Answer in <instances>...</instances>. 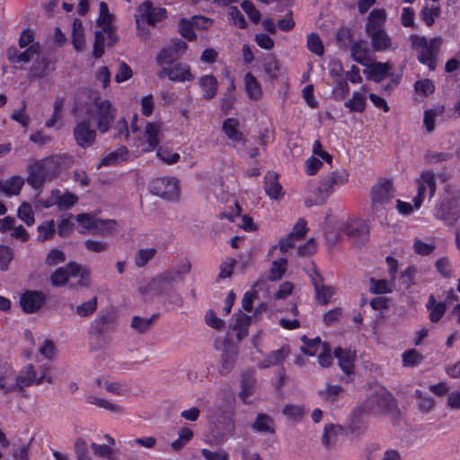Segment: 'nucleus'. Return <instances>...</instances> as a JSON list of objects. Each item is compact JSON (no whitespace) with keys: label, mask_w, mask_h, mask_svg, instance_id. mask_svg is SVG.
Returning <instances> with one entry per match:
<instances>
[{"label":"nucleus","mask_w":460,"mask_h":460,"mask_svg":"<svg viewBox=\"0 0 460 460\" xmlns=\"http://www.w3.org/2000/svg\"><path fill=\"white\" fill-rule=\"evenodd\" d=\"M190 264L188 261L183 262L153 279L143 281L139 286V291L146 297L163 296L169 298L173 293L172 285L180 281L182 276L190 271Z\"/></svg>","instance_id":"obj_1"},{"label":"nucleus","mask_w":460,"mask_h":460,"mask_svg":"<svg viewBox=\"0 0 460 460\" xmlns=\"http://www.w3.org/2000/svg\"><path fill=\"white\" fill-rule=\"evenodd\" d=\"M96 22L98 30L95 32L93 55L94 58H101L105 47L112 46L118 40L114 29V16L104 2L99 4V16Z\"/></svg>","instance_id":"obj_2"},{"label":"nucleus","mask_w":460,"mask_h":460,"mask_svg":"<svg viewBox=\"0 0 460 460\" xmlns=\"http://www.w3.org/2000/svg\"><path fill=\"white\" fill-rule=\"evenodd\" d=\"M116 108L106 98L96 97L88 106V128H96L101 133H106L116 117Z\"/></svg>","instance_id":"obj_3"},{"label":"nucleus","mask_w":460,"mask_h":460,"mask_svg":"<svg viewBox=\"0 0 460 460\" xmlns=\"http://www.w3.org/2000/svg\"><path fill=\"white\" fill-rule=\"evenodd\" d=\"M413 49L416 52L418 60L426 65L430 70H434L437 64V57L439 52L442 39L435 37L428 39L417 35L411 36Z\"/></svg>","instance_id":"obj_4"},{"label":"nucleus","mask_w":460,"mask_h":460,"mask_svg":"<svg viewBox=\"0 0 460 460\" xmlns=\"http://www.w3.org/2000/svg\"><path fill=\"white\" fill-rule=\"evenodd\" d=\"M349 178V172L345 169H338L330 172L320 181L317 197L314 199H306V205L313 206L324 202L338 189L347 184Z\"/></svg>","instance_id":"obj_5"},{"label":"nucleus","mask_w":460,"mask_h":460,"mask_svg":"<svg viewBox=\"0 0 460 460\" xmlns=\"http://www.w3.org/2000/svg\"><path fill=\"white\" fill-rule=\"evenodd\" d=\"M148 190L169 202H178L181 196V181L172 176L153 179L148 184Z\"/></svg>","instance_id":"obj_6"},{"label":"nucleus","mask_w":460,"mask_h":460,"mask_svg":"<svg viewBox=\"0 0 460 460\" xmlns=\"http://www.w3.org/2000/svg\"><path fill=\"white\" fill-rule=\"evenodd\" d=\"M166 17V10L161 7L153 6L146 1L142 3L137 8L135 21L137 32L140 36L146 37L148 30L146 25L154 26L155 23L163 21Z\"/></svg>","instance_id":"obj_7"},{"label":"nucleus","mask_w":460,"mask_h":460,"mask_svg":"<svg viewBox=\"0 0 460 460\" xmlns=\"http://www.w3.org/2000/svg\"><path fill=\"white\" fill-rule=\"evenodd\" d=\"M43 382L53 383V376L49 374L48 368L41 367L40 375L38 376L35 367L32 364H29L18 373L14 387L17 390H22L31 385H40Z\"/></svg>","instance_id":"obj_8"},{"label":"nucleus","mask_w":460,"mask_h":460,"mask_svg":"<svg viewBox=\"0 0 460 460\" xmlns=\"http://www.w3.org/2000/svg\"><path fill=\"white\" fill-rule=\"evenodd\" d=\"M55 170L56 164L53 158L49 157L37 161L29 166L27 182L34 188H39L53 175Z\"/></svg>","instance_id":"obj_9"},{"label":"nucleus","mask_w":460,"mask_h":460,"mask_svg":"<svg viewBox=\"0 0 460 460\" xmlns=\"http://www.w3.org/2000/svg\"><path fill=\"white\" fill-rule=\"evenodd\" d=\"M164 125L160 121L147 122L145 126L143 139H138L134 146L140 147L142 152H150L156 148L164 137Z\"/></svg>","instance_id":"obj_10"},{"label":"nucleus","mask_w":460,"mask_h":460,"mask_svg":"<svg viewBox=\"0 0 460 460\" xmlns=\"http://www.w3.org/2000/svg\"><path fill=\"white\" fill-rule=\"evenodd\" d=\"M307 232L306 222L300 218L295 224L291 233L285 238L279 241L278 244L272 245L269 249V256L274 257V255L280 252L286 253L291 247L294 246L295 241L301 239Z\"/></svg>","instance_id":"obj_11"},{"label":"nucleus","mask_w":460,"mask_h":460,"mask_svg":"<svg viewBox=\"0 0 460 460\" xmlns=\"http://www.w3.org/2000/svg\"><path fill=\"white\" fill-rule=\"evenodd\" d=\"M370 410L378 413H388L394 406V401L392 394L384 387L377 386L375 394L368 399Z\"/></svg>","instance_id":"obj_12"},{"label":"nucleus","mask_w":460,"mask_h":460,"mask_svg":"<svg viewBox=\"0 0 460 460\" xmlns=\"http://www.w3.org/2000/svg\"><path fill=\"white\" fill-rule=\"evenodd\" d=\"M216 349L221 350L218 371L221 375H226L230 373L235 366L238 354L237 348L230 343H226L223 348H220L219 345L217 344Z\"/></svg>","instance_id":"obj_13"},{"label":"nucleus","mask_w":460,"mask_h":460,"mask_svg":"<svg viewBox=\"0 0 460 460\" xmlns=\"http://www.w3.org/2000/svg\"><path fill=\"white\" fill-rule=\"evenodd\" d=\"M418 192L416 195V207L420 208L427 194L432 197L436 190L434 174L430 172H422L417 180Z\"/></svg>","instance_id":"obj_14"},{"label":"nucleus","mask_w":460,"mask_h":460,"mask_svg":"<svg viewBox=\"0 0 460 460\" xmlns=\"http://www.w3.org/2000/svg\"><path fill=\"white\" fill-rule=\"evenodd\" d=\"M117 224L113 220L88 215V234L106 236L116 230Z\"/></svg>","instance_id":"obj_15"},{"label":"nucleus","mask_w":460,"mask_h":460,"mask_svg":"<svg viewBox=\"0 0 460 460\" xmlns=\"http://www.w3.org/2000/svg\"><path fill=\"white\" fill-rule=\"evenodd\" d=\"M46 301L44 293L36 290L25 291L20 298V305L26 314H33L40 309Z\"/></svg>","instance_id":"obj_16"},{"label":"nucleus","mask_w":460,"mask_h":460,"mask_svg":"<svg viewBox=\"0 0 460 460\" xmlns=\"http://www.w3.org/2000/svg\"><path fill=\"white\" fill-rule=\"evenodd\" d=\"M340 228L348 236L355 239H362L369 232L367 223L359 218H348L341 224Z\"/></svg>","instance_id":"obj_17"},{"label":"nucleus","mask_w":460,"mask_h":460,"mask_svg":"<svg viewBox=\"0 0 460 460\" xmlns=\"http://www.w3.org/2000/svg\"><path fill=\"white\" fill-rule=\"evenodd\" d=\"M309 276L315 288V297L317 302L323 305L330 303L335 295V289L332 287L324 286L323 284L322 277L314 268L312 269V272H309Z\"/></svg>","instance_id":"obj_18"},{"label":"nucleus","mask_w":460,"mask_h":460,"mask_svg":"<svg viewBox=\"0 0 460 460\" xmlns=\"http://www.w3.org/2000/svg\"><path fill=\"white\" fill-rule=\"evenodd\" d=\"M391 195V183L389 181H384L375 185L371 190L373 210L378 211L381 208H385V205L389 201Z\"/></svg>","instance_id":"obj_19"},{"label":"nucleus","mask_w":460,"mask_h":460,"mask_svg":"<svg viewBox=\"0 0 460 460\" xmlns=\"http://www.w3.org/2000/svg\"><path fill=\"white\" fill-rule=\"evenodd\" d=\"M83 277L82 267L75 263L70 262L66 267H60L57 269L50 277V280L53 286L59 287L64 286L69 277Z\"/></svg>","instance_id":"obj_20"},{"label":"nucleus","mask_w":460,"mask_h":460,"mask_svg":"<svg viewBox=\"0 0 460 460\" xmlns=\"http://www.w3.org/2000/svg\"><path fill=\"white\" fill-rule=\"evenodd\" d=\"M78 198L70 192L62 193L59 190H53L49 198L45 201L44 207L49 208L57 205L60 210H66L76 204Z\"/></svg>","instance_id":"obj_21"},{"label":"nucleus","mask_w":460,"mask_h":460,"mask_svg":"<svg viewBox=\"0 0 460 460\" xmlns=\"http://www.w3.org/2000/svg\"><path fill=\"white\" fill-rule=\"evenodd\" d=\"M40 45L39 43L31 44L24 51H19L15 47L7 49V58L12 63H28L34 56H39Z\"/></svg>","instance_id":"obj_22"},{"label":"nucleus","mask_w":460,"mask_h":460,"mask_svg":"<svg viewBox=\"0 0 460 460\" xmlns=\"http://www.w3.org/2000/svg\"><path fill=\"white\" fill-rule=\"evenodd\" d=\"M221 216L222 217L227 218L229 221L234 222L236 226L246 232H253L257 230V226L252 217L246 215L241 216L239 214V207L236 203H234V208L232 212H223Z\"/></svg>","instance_id":"obj_23"},{"label":"nucleus","mask_w":460,"mask_h":460,"mask_svg":"<svg viewBox=\"0 0 460 460\" xmlns=\"http://www.w3.org/2000/svg\"><path fill=\"white\" fill-rule=\"evenodd\" d=\"M367 89L362 86L358 91H354L351 97L344 102V106L350 112L361 113L366 110Z\"/></svg>","instance_id":"obj_24"},{"label":"nucleus","mask_w":460,"mask_h":460,"mask_svg":"<svg viewBox=\"0 0 460 460\" xmlns=\"http://www.w3.org/2000/svg\"><path fill=\"white\" fill-rule=\"evenodd\" d=\"M367 34L371 38V45L374 50L387 51L397 48L393 43L391 37L384 30L368 32Z\"/></svg>","instance_id":"obj_25"},{"label":"nucleus","mask_w":460,"mask_h":460,"mask_svg":"<svg viewBox=\"0 0 460 460\" xmlns=\"http://www.w3.org/2000/svg\"><path fill=\"white\" fill-rule=\"evenodd\" d=\"M365 67L363 72L368 79L380 82L387 76L391 69V65L389 63L370 61Z\"/></svg>","instance_id":"obj_26"},{"label":"nucleus","mask_w":460,"mask_h":460,"mask_svg":"<svg viewBox=\"0 0 460 460\" xmlns=\"http://www.w3.org/2000/svg\"><path fill=\"white\" fill-rule=\"evenodd\" d=\"M284 253L278 252L274 257H270L269 252L267 258L271 261V266L268 271V279L270 280H278L282 278L287 270V260L282 257Z\"/></svg>","instance_id":"obj_27"},{"label":"nucleus","mask_w":460,"mask_h":460,"mask_svg":"<svg viewBox=\"0 0 460 460\" xmlns=\"http://www.w3.org/2000/svg\"><path fill=\"white\" fill-rule=\"evenodd\" d=\"M244 91L250 100L259 101L263 95V90L259 80L252 74L246 73L243 76Z\"/></svg>","instance_id":"obj_28"},{"label":"nucleus","mask_w":460,"mask_h":460,"mask_svg":"<svg viewBox=\"0 0 460 460\" xmlns=\"http://www.w3.org/2000/svg\"><path fill=\"white\" fill-rule=\"evenodd\" d=\"M429 320L433 323H438L444 316L447 305L442 301H438L434 295H430L426 303Z\"/></svg>","instance_id":"obj_29"},{"label":"nucleus","mask_w":460,"mask_h":460,"mask_svg":"<svg viewBox=\"0 0 460 460\" xmlns=\"http://www.w3.org/2000/svg\"><path fill=\"white\" fill-rule=\"evenodd\" d=\"M223 132L234 144L241 143L243 139L241 131L240 120L235 118H228L222 125Z\"/></svg>","instance_id":"obj_30"},{"label":"nucleus","mask_w":460,"mask_h":460,"mask_svg":"<svg viewBox=\"0 0 460 460\" xmlns=\"http://www.w3.org/2000/svg\"><path fill=\"white\" fill-rule=\"evenodd\" d=\"M445 111L443 104H437L424 111L423 125L429 133L435 129L437 120L443 116Z\"/></svg>","instance_id":"obj_31"},{"label":"nucleus","mask_w":460,"mask_h":460,"mask_svg":"<svg viewBox=\"0 0 460 460\" xmlns=\"http://www.w3.org/2000/svg\"><path fill=\"white\" fill-rule=\"evenodd\" d=\"M232 330L235 333L236 338L242 341L248 335V328L251 323V317L242 312L233 316Z\"/></svg>","instance_id":"obj_32"},{"label":"nucleus","mask_w":460,"mask_h":460,"mask_svg":"<svg viewBox=\"0 0 460 460\" xmlns=\"http://www.w3.org/2000/svg\"><path fill=\"white\" fill-rule=\"evenodd\" d=\"M199 84L202 92V96L206 100H210L217 95L218 83L212 75H205L199 77Z\"/></svg>","instance_id":"obj_33"},{"label":"nucleus","mask_w":460,"mask_h":460,"mask_svg":"<svg viewBox=\"0 0 460 460\" xmlns=\"http://www.w3.org/2000/svg\"><path fill=\"white\" fill-rule=\"evenodd\" d=\"M166 73L168 77L175 82H186L194 79L190 66L185 64H176L169 68Z\"/></svg>","instance_id":"obj_34"},{"label":"nucleus","mask_w":460,"mask_h":460,"mask_svg":"<svg viewBox=\"0 0 460 460\" xmlns=\"http://www.w3.org/2000/svg\"><path fill=\"white\" fill-rule=\"evenodd\" d=\"M350 52L352 58L364 66L371 61L367 42L363 40L354 42L351 46Z\"/></svg>","instance_id":"obj_35"},{"label":"nucleus","mask_w":460,"mask_h":460,"mask_svg":"<svg viewBox=\"0 0 460 460\" xmlns=\"http://www.w3.org/2000/svg\"><path fill=\"white\" fill-rule=\"evenodd\" d=\"M335 356L338 358L339 365L345 374L349 376L353 373V362L355 352L351 349H338L335 350Z\"/></svg>","instance_id":"obj_36"},{"label":"nucleus","mask_w":460,"mask_h":460,"mask_svg":"<svg viewBox=\"0 0 460 460\" xmlns=\"http://www.w3.org/2000/svg\"><path fill=\"white\" fill-rule=\"evenodd\" d=\"M436 217L447 225H453L458 217L456 205L453 206L449 201H443L438 208Z\"/></svg>","instance_id":"obj_37"},{"label":"nucleus","mask_w":460,"mask_h":460,"mask_svg":"<svg viewBox=\"0 0 460 460\" xmlns=\"http://www.w3.org/2000/svg\"><path fill=\"white\" fill-rule=\"evenodd\" d=\"M386 16V12L384 9L373 10L366 25L367 33L382 30L381 26L385 22Z\"/></svg>","instance_id":"obj_38"},{"label":"nucleus","mask_w":460,"mask_h":460,"mask_svg":"<svg viewBox=\"0 0 460 460\" xmlns=\"http://www.w3.org/2000/svg\"><path fill=\"white\" fill-rule=\"evenodd\" d=\"M50 71L49 60L44 57L37 56L32 66L30 68V78L40 79L46 76Z\"/></svg>","instance_id":"obj_39"},{"label":"nucleus","mask_w":460,"mask_h":460,"mask_svg":"<svg viewBox=\"0 0 460 460\" xmlns=\"http://www.w3.org/2000/svg\"><path fill=\"white\" fill-rule=\"evenodd\" d=\"M290 350L288 346H283L282 348L270 352L261 363L260 367L266 368L272 366L279 365L284 361V359L288 357Z\"/></svg>","instance_id":"obj_40"},{"label":"nucleus","mask_w":460,"mask_h":460,"mask_svg":"<svg viewBox=\"0 0 460 460\" xmlns=\"http://www.w3.org/2000/svg\"><path fill=\"white\" fill-rule=\"evenodd\" d=\"M321 399L330 404H333L344 396V390L340 385H327L319 391Z\"/></svg>","instance_id":"obj_41"},{"label":"nucleus","mask_w":460,"mask_h":460,"mask_svg":"<svg viewBox=\"0 0 460 460\" xmlns=\"http://www.w3.org/2000/svg\"><path fill=\"white\" fill-rule=\"evenodd\" d=\"M128 151L125 146H120L115 151L111 152L103 156L100 164L104 166H112L128 160Z\"/></svg>","instance_id":"obj_42"},{"label":"nucleus","mask_w":460,"mask_h":460,"mask_svg":"<svg viewBox=\"0 0 460 460\" xmlns=\"http://www.w3.org/2000/svg\"><path fill=\"white\" fill-rule=\"evenodd\" d=\"M265 191L271 199H280L283 197L282 187L274 173H268L265 177Z\"/></svg>","instance_id":"obj_43"},{"label":"nucleus","mask_w":460,"mask_h":460,"mask_svg":"<svg viewBox=\"0 0 460 460\" xmlns=\"http://www.w3.org/2000/svg\"><path fill=\"white\" fill-rule=\"evenodd\" d=\"M88 403L93 404L111 413L120 414L123 412V407L120 404L102 397L88 395Z\"/></svg>","instance_id":"obj_44"},{"label":"nucleus","mask_w":460,"mask_h":460,"mask_svg":"<svg viewBox=\"0 0 460 460\" xmlns=\"http://www.w3.org/2000/svg\"><path fill=\"white\" fill-rule=\"evenodd\" d=\"M177 435L178 438L170 444L173 452L181 451L194 437L192 429L187 426L181 427Z\"/></svg>","instance_id":"obj_45"},{"label":"nucleus","mask_w":460,"mask_h":460,"mask_svg":"<svg viewBox=\"0 0 460 460\" xmlns=\"http://www.w3.org/2000/svg\"><path fill=\"white\" fill-rule=\"evenodd\" d=\"M342 428L340 425L326 424L323 429L322 442L325 447L334 446L338 437L341 434Z\"/></svg>","instance_id":"obj_46"},{"label":"nucleus","mask_w":460,"mask_h":460,"mask_svg":"<svg viewBox=\"0 0 460 460\" xmlns=\"http://www.w3.org/2000/svg\"><path fill=\"white\" fill-rule=\"evenodd\" d=\"M84 29L79 19H75L72 29L73 45L76 50H83L84 48Z\"/></svg>","instance_id":"obj_47"},{"label":"nucleus","mask_w":460,"mask_h":460,"mask_svg":"<svg viewBox=\"0 0 460 460\" xmlns=\"http://www.w3.org/2000/svg\"><path fill=\"white\" fill-rule=\"evenodd\" d=\"M302 341L304 345L301 347V350L303 353L308 356H314L318 352H320L324 347L325 344L322 343L319 338L314 339H307L306 337H303Z\"/></svg>","instance_id":"obj_48"},{"label":"nucleus","mask_w":460,"mask_h":460,"mask_svg":"<svg viewBox=\"0 0 460 460\" xmlns=\"http://www.w3.org/2000/svg\"><path fill=\"white\" fill-rule=\"evenodd\" d=\"M157 157L166 164H174L179 162L181 155L168 146H161L156 151Z\"/></svg>","instance_id":"obj_49"},{"label":"nucleus","mask_w":460,"mask_h":460,"mask_svg":"<svg viewBox=\"0 0 460 460\" xmlns=\"http://www.w3.org/2000/svg\"><path fill=\"white\" fill-rule=\"evenodd\" d=\"M228 21L234 26L239 29H245L247 22L242 12L236 6H229L227 9Z\"/></svg>","instance_id":"obj_50"},{"label":"nucleus","mask_w":460,"mask_h":460,"mask_svg":"<svg viewBox=\"0 0 460 460\" xmlns=\"http://www.w3.org/2000/svg\"><path fill=\"white\" fill-rule=\"evenodd\" d=\"M23 179L20 176H12L4 181V193L8 196L18 195L23 186Z\"/></svg>","instance_id":"obj_51"},{"label":"nucleus","mask_w":460,"mask_h":460,"mask_svg":"<svg viewBox=\"0 0 460 460\" xmlns=\"http://www.w3.org/2000/svg\"><path fill=\"white\" fill-rule=\"evenodd\" d=\"M423 358L422 354L413 349L405 350L402 355V365L407 367L420 365Z\"/></svg>","instance_id":"obj_52"},{"label":"nucleus","mask_w":460,"mask_h":460,"mask_svg":"<svg viewBox=\"0 0 460 460\" xmlns=\"http://www.w3.org/2000/svg\"><path fill=\"white\" fill-rule=\"evenodd\" d=\"M253 428L259 432L273 433L274 422L270 417L260 414L253 423Z\"/></svg>","instance_id":"obj_53"},{"label":"nucleus","mask_w":460,"mask_h":460,"mask_svg":"<svg viewBox=\"0 0 460 460\" xmlns=\"http://www.w3.org/2000/svg\"><path fill=\"white\" fill-rule=\"evenodd\" d=\"M440 13L438 4H432L430 6L425 5L421 11L422 20L428 26H431Z\"/></svg>","instance_id":"obj_54"},{"label":"nucleus","mask_w":460,"mask_h":460,"mask_svg":"<svg viewBox=\"0 0 460 460\" xmlns=\"http://www.w3.org/2000/svg\"><path fill=\"white\" fill-rule=\"evenodd\" d=\"M282 412L289 420L299 421L305 414V409L299 404H288L283 408Z\"/></svg>","instance_id":"obj_55"},{"label":"nucleus","mask_w":460,"mask_h":460,"mask_svg":"<svg viewBox=\"0 0 460 460\" xmlns=\"http://www.w3.org/2000/svg\"><path fill=\"white\" fill-rule=\"evenodd\" d=\"M178 28L181 35L188 40H196L197 36L194 31L196 29L195 26H193L191 19H181L179 22Z\"/></svg>","instance_id":"obj_56"},{"label":"nucleus","mask_w":460,"mask_h":460,"mask_svg":"<svg viewBox=\"0 0 460 460\" xmlns=\"http://www.w3.org/2000/svg\"><path fill=\"white\" fill-rule=\"evenodd\" d=\"M14 252L8 245H0V270L6 271L13 260Z\"/></svg>","instance_id":"obj_57"},{"label":"nucleus","mask_w":460,"mask_h":460,"mask_svg":"<svg viewBox=\"0 0 460 460\" xmlns=\"http://www.w3.org/2000/svg\"><path fill=\"white\" fill-rule=\"evenodd\" d=\"M415 394L418 400L417 405L420 411L423 412H429L434 408L435 402L430 396L425 394L420 390H417Z\"/></svg>","instance_id":"obj_58"},{"label":"nucleus","mask_w":460,"mask_h":460,"mask_svg":"<svg viewBox=\"0 0 460 460\" xmlns=\"http://www.w3.org/2000/svg\"><path fill=\"white\" fill-rule=\"evenodd\" d=\"M155 254L156 249L154 247L140 249L135 257L136 264L138 267H143L148 263V261H150Z\"/></svg>","instance_id":"obj_59"},{"label":"nucleus","mask_w":460,"mask_h":460,"mask_svg":"<svg viewBox=\"0 0 460 460\" xmlns=\"http://www.w3.org/2000/svg\"><path fill=\"white\" fill-rule=\"evenodd\" d=\"M415 92L421 96H429L435 91V84L429 79H420L414 84Z\"/></svg>","instance_id":"obj_60"},{"label":"nucleus","mask_w":460,"mask_h":460,"mask_svg":"<svg viewBox=\"0 0 460 460\" xmlns=\"http://www.w3.org/2000/svg\"><path fill=\"white\" fill-rule=\"evenodd\" d=\"M18 217L24 221L27 226H32L34 224V212L31 206L23 202L18 208L17 212Z\"/></svg>","instance_id":"obj_61"},{"label":"nucleus","mask_w":460,"mask_h":460,"mask_svg":"<svg viewBox=\"0 0 460 460\" xmlns=\"http://www.w3.org/2000/svg\"><path fill=\"white\" fill-rule=\"evenodd\" d=\"M369 289L372 293L385 294L392 291V284L384 279H370Z\"/></svg>","instance_id":"obj_62"},{"label":"nucleus","mask_w":460,"mask_h":460,"mask_svg":"<svg viewBox=\"0 0 460 460\" xmlns=\"http://www.w3.org/2000/svg\"><path fill=\"white\" fill-rule=\"evenodd\" d=\"M307 48L308 49L317 56L323 54V45L320 37L315 33H311L307 36Z\"/></svg>","instance_id":"obj_63"},{"label":"nucleus","mask_w":460,"mask_h":460,"mask_svg":"<svg viewBox=\"0 0 460 460\" xmlns=\"http://www.w3.org/2000/svg\"><path fill=\"white\" fill-rule=\"evenodd\" d=\"M94 80L96 83H99L101 86L105 89L110 84L111 81V73L106 66H102L94 72Z\"/></svg>","instance_id":"obj_64"}]
</instances>
